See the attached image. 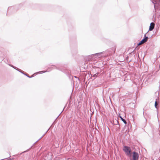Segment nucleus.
Segmentation results:
<instances>
[{"label": "nucleus", "mask_w": 160, "mask_h": 160, "mask_svg": "<svg viewBox=\"0 0 160 160\" xmlns=\"http://www.w3.org/2000/svg\"><path fill=\"white\" fill-rule=\"evenodd\" d=\"M123 150L124 151L127 156L129 157H131V151L130 147L125 146L123 147Z\"/></svg>", "instance_id": "1"}, {"label": "nucleus", "mask_w": 160, "mask_h": 160, "mask_svg": "<svg viewBox=\"0 0 160 160\" xmlns=\"http://www.w3.org/2000/svg\"><path fill=\"white\" fill-rule=\"evenodd\" d=\"M132 159L130 160H138L139 158V155L138 154L135 152H132Z\"/></svg>", "instance_id": "2"}, {"label": "nucleus", "mask_w": 160, "mask_h": 160, "mask_svg": "<svg viewBox=\"0 0 160 160\" xmlns=\"http://www.w3.org/2000/svg\"><path fill=\"white\" fill-rule=\"evenodd\" d=\"M155 24L153 22H151L149 27V30L152 31L154 28Z\"/></svg>", "instance_id": "3"}, {"label": "nucleus", "mask_w": 160, "mask_h": 160, "mask_svg": "<svg viewBox=\"0 0 160 160\" xmlns=\"http://www.w3.org/2000/svg\"><path fill=\"white\" fill-rule=\"evenodd\" d=\"M119 117L121 118V119L124 122V123L126 124H127V122L126 121V120L124 119L123 118H122V117L120 116H119Z\"/></svg>", "instance_id": "4"}, {"label": "nucleus", "mask_w": 160, "mask_h": 160, "mask_svg": "<svg viewBox=\"0 0 160 160\" xmlns=\"http://www.w3.org/2000/svg\"><path fill=\"white\" fill-rule=\"evenodd\" d=\"M148 37H146L144 39L142 40V41L144 43L148 41Z\"/></svg>", "instance_id": "5"}, {"label": "nucleus", "mask_w": 160, "mask_h": 160, "mask_svg": "<svg viewBox=\"0 0 160 160\" xmlns=\"http://www.w3.org/2000/svg\"><path fill=\"white\" fill-rule=\"evenodd\" d=\"M144 43L143 42H142V41L141 40V41H140V42H139L138 44V46H139V45H141L143 44Z\"/></svg>", "instance_id": "6"}, {"label": "nucleus", "mask_w": 160, "mask_h": 160, "mask_svg": "<svg viewBox=\"0 0 160 160\" xmlns=\"http://www.w3.org/2000/svg\"><path fill=\"white\" fill-rule=\"evenodd\" d=\"M157 105H158V102H157V101H156L155 102V106L156 108H157Z\"/></svg>", "instance_id": "7"}, {"label": "nucleus", "mask_w": 160, "mask_h": 160, "mask_svg": "<svg viewBox=\"0 0 160 160\" xmlns=\"http://www.w3.org/2000/svg\"><path fill=\"white\" fill-rule=\"evenodd\" d=\"M44 136V135H43L42 136V137L41 138H42V137H43Z\"/></svg>", "instance_id": "8"}]
</instances>
